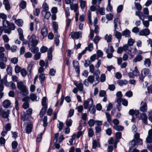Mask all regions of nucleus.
<instances>
[{"label": "nucleus", "instance_id": "49", "mask_svg": "<svg viewBox=\"0 0 152 152\" xmlns=\"http://www.w3.org/2000/svg\"><path fill=\"white\" fill-rule=\"evenodd\" d=\"M105 114L106 115V117L107 119V121L109 123H110L112 121V119H111V117L110 114L107 112H105Z\"/></svg>", "mask_w": 152, "mask_h": 152}, {"label": "nucleus", "instance_id": "27", "mask_svg": "<svg viewBox=\"0 0 152 152\" xmlns=\"http://www.w3.org/2000/svg\"><path fill=\"white\" fill-rule=\"evenodd\" d=\"M129 144L130 145V148L136 147L137 145V142L135 140H132L131 142H129Z\"/></svg>", "mask_w": 152, "mask_h": 152}, {"label": "nucleus", "instance_id": "48", "mask_svg": "<svg viewBox=\"0 0 152 152\" xmlns=\"http://www.w3.org/2000/svg\"><path fill=\"white\" fill-rule=\"evenodd\" d=\"M26 2L24 1H22L20 4L19 6L20 8L24 9L26 8Z\"/></svg>", "mask_w": 152, "mask_h": 152}, {"label": "nucleus", "instance_id": "1", "mask_svg": "<svg viewBox=\"0 0 152 152\" xmlns=\"http://www.w3.org/2000/svg\"><path fill=\"white\" fill-rule=\"evenodd\" d=\"M85 109H87L89 106V111L92 114H94L96 112V107L94 105L93 100L92 98L88 99L85 101L83 103Z\"/></svg>", "mask_w": 152, "mask_h": 152}, {"label": "nucleus", "instance_id": "58", "mask_svg": "<svg viewBox=\"0 0 152 152\" xmlns=\"http://www.w3.org/2000/svg\"><path fill=\"white\" fill-rule=\"evenodd\" d=\"M10 61L12 63L15 64L17 63L18 61V59L17 58L14 57L11 58L10 59Z\"/></svg>", "mask_w": 152, "mask_h": 152}, {"label": "nucleus", "instance_id": "64", "mask_svg": "<svg viewBox=\"0 0 152 152\" xmlns=\"http://www.w3.org/2000/svg\"><path fill=\"white\" fill-rule=\"evenodd\" d=\"M106 80V76L105 74H102L100 77V80L102 82H103L105 81Z\"/></svg>", "mask_w": 152, "mask_h": 152}, {"label": "nucleus", "instance_id": "63", "mask_svg": "<svg viewBox=\"0 0 152 152\" xmlns=\"http://www.w3.org/2000/svg\"><path fill=\"white\" fill-rule=\"evenodd\" d=\"M17 49V46L15 45H12L11 47L10 50L12 52L15 53L16 52Z\"/></svg>", "mask_w": 152, "mask_h": 152}, {"label": "nucleus", "instance_id": "13", "mask_svg": "<svg viewBox=\"0 0 152 152\" xmlns=\"http://www.w3.org/2000/svg\"><path fill=\"white\" fill-rule=\"evenodd\" d=\"M114 29L116 30V29H118V27H121V23L120 20L118 18L115 19L114 20Z\"/></svg>", "mask_w": 152, "mask_h": 152}, {"label": "nucleus", "instance_id": "39", "mask_svg": "<svg viewBox=\"0 0 152 152\" xmlns=\"http://www.w3.org/2000/svg\"><path fill=\"white\" fill-rule=\"evenodd\" d=\"M34 46L30 48L31 51L33 53H37L39 51V48L37 47Z\"/></svg>", "mask_w": 152, "mask_h": 152}, {"label": "nucleus", "instance_id": "11", "mask_svg": "<svg viewBox=\"0 0 152 152\" xmlns=\"http://www.w3.org/2000/svg\"><path fill=\"white\" fill-rule=\"evenodd\" d=\"M137 117L140 120H142L145 124H147V120L148 118L145 113H141L140 115H137Z\"/></svg>", "mask_w": 152, "mask_h": 152}, {"label": "nucleus", "instance_id": "9", "mask_svg": "<svg viewBox=\"0 0 152 152\" xmlns=\"http://www.w3.org/2000/svg\"><path fill=\"white\" fill-rule=\"evenodd\" d=\"M29 98L28 97H25L22 99V101L24 102L23 105V108L26 109L28 108L29 104L28 102L29 101Z\"/></svg>", "mask_w": 152, "mask_h": 152}, {"label": "nucleus", "instance_id": "12", "mask_svg": "<svg viewBox=\"0 0 152 152\" xmlns=\"http://www.w3.org/2000/svg\"><path fill=\"white\" fill-rule=\"evenodd\" d=\"M97 0H92V4L93 5L90 7V9L91 11H94L99 8V5L95 6V5L97 4Z\"/></svg>", "mask_w": 152, "mask_h": 152}, {"label": "nucleus", "instance_id": "22", "mask_svg": "<svg viewBox=\"0 0 152 152\" xmlns=\"http://www.w3.org/2000/svg\"><path fill=\"white\" fill-rule=\"evenodd\" d=\"M114 36L117 39H118L119 41H120L121 38L122 33L119 32L116 30H115Z\"/></svg>", "mask_w": 152, "mask_h": 152}, {"label": "nucleus", "instance_id": "19", "mask_svg": "<svg viewBox=\"0 0 152 152\" xmlns=\"http://www.w3.org/2000/svg\"><path fill=\"white\" fill-rule=\"evenodd\" d=\"M130 33L129 30L126 29L122 32V35L126 37L129 38L130 37Z\"/></svg>", "mask_w": 152, "mask_h": 152}, {"label": "nucleus", "instance_id": "25", "mask_svg": "<svg viewBox=\"0 0 152 152\" xmlns=\"http://www.w3.org/2000/svg\"><path fill=\"white\" fill-rule=\"evenodd\" d=\"M11 104L10 102L8 100H5L3 103V105L5 108H8Z\"/></svg>", "mask_w": 152, "mask_h": 152}, {"label": "nucleus", "instance_id": "38", "mask_svg": "<svg viewBox=\"0 0 152 152\" xmlns=\"http://www.w3.org/2000/svg\"><path fill=\"white\" fill-rule=\"evenodd\" d=\"M97 147H100L99 143L96 140H93L92 148L94 149H95Z\"/></svg>", "mask_w": 152, "mask_h": 152}, {"label": "nucleus", "instance_id": "45", "mask_svg": "<svg viewBox=\"0 0 152 152\" xmlns=\"http://www.w3.org/2000/svg\"><path fill=\"white\" fill-rule=\"evenodd\" d=\"M88 21L89 23L91 25H92V23L91 21V12L90 10H88Z\"/></svg>", "mask_w": 152, "mask_h": 152}, {"label": "nucleus", "instance_id": "18", "mask_svg": "<svg viewBox=\"0 0 152 152\" xmlns=\"http://www.w3.org/2000/svg\"><path fill=\"white\" fill-rule=\"evenodd\" d=\"M143 13H141L142 17L143 18H147L148 15L149 14V11L148 8L147 7L143 9Z\"/></svg>", "mask_w": 152, "mask_h": 152}, {"label": "nucleus", "instance_id": "57", "mask_svg": "<svg viewBox=\"0 0 152 152\" xmlns=\"http://www.w3.org/2000/svg\"><path fill=\"white\" fill-rule=\"evenodd\" d=\"M95 122V121L92 119H91L89 121L88 123L89 126L90 127H91L94 126Z\"/></svg>", "mask_w": 152, "mask_h": 152}, {"label": "nucleus", "instance_id": "16", "mask_svg": "<svg viewBox=\"0 0 152 152\" xmlns=\"http://www.w3.org/2000/svg\"><path fill=\"white\" fill-rule=\"evenodd\" d=\"M139 111L138 110H134L133 109H131L129 111V114L130 115L132 116H134V115H135L137 117L139 114Z\"/></svg>", "mask_w": 152, "mask_h": 152}, {"label": "nucleus", "instance_id": "47", "mask_svg": "<svg viewBox=\"0 0 152 152\" xmlns=\"http://www.w3.org/2000/svg\"><path fill=\"white\" fill-rule=\"evenodd\" d=\"M75 85L77 86V88L79 91H83V85L82 83H79L78 84H77V83H75Z\"/></svg>", "mask_w": 152, "mask_h": 152}, {"label": "nucleus", "instance_id": "52", "mask_svg": "<svg viewBox=\"0 0 152 152\" xmlns=\"http://www.w3.org/2000/svg\"><path fill=\"white\" fill-rule=\"evenodd\" d=\"M132 72L135 76H137L139 75V72L136 66H135L134 67V69L133 71Z\"/></svg>", "mask_w": 152, "mask_h": 152}, {"label": "nucleus", "instance_id": "44", "mask_svg": "<svg viewBox=\"0 0 152 152\" xmlns=\"http://www.w3.org/2000/svg\"><path fill=\"white\" fill-rule=\"evenodd\" d=\"M79 2L81 8L84 9L86 6V1L83 0H79Z\"/></svg>", "mask_w": 152, "mask_h": 152}, {"label": "nucleus", "instance_id": "53", "mask_svg": "<svg viewBox=\"0 0 152 152\" xmlns=\"http://www.w3.org/2000/svg\"><path fill=\"white\" fill-rule=\"evenodd\" d=\"M86 49L89 51H91L93 49V46L92 43H90L88 45V47H86Z\"/></svg>", "mask_w": 152, "mask_h": 152}, {"label": "nucleus", "instance_id": "5", "mask_svg": "<svg viewBox=\"0 0 152 152\" xmlns=\"http://www.w3.org/2000/svg\"><path fill=\"white\" fill-rule=\"evenodd\" d=\"M150 73L149 69L148 68H144L141 71V74L139 77L140 80L143 81L144 77Z\"/></svg>", "mask_w": 152, "mask_h": 152}, {"label": "nucleus", "instance_id": "56", "mask_svg": "<svg viewBox=\"0 0 152 152\" xmlns=\"http://www.w3.org/2000/svg\"><path fill=\"white\" fill-rule=\"evenodd\" d=\"M144 18L142 19L141 20L142 21V23L144 25V26L147 28L149 26V22L147 20H144Z\"/></svg>", "mask_w": 152, "mask_h": 152}, {"label": "nucleus", "instance_id": "35", "mask_svg": "<svg viewBox=\"0 0 152 152\" xmlns=\"http://www.w3.org/2000/svg\"><path fill=\"white\" fill-rule=\"evenodd\" d=\"M34 64V63L32 62H31L28 65L27 67V71L31 73L32 70V68Z\"/></svg>", "mask_w": 152, "mask_h": 152}, {"label": "nucleus", "instance_id": "62", "mask_svg": "<svg viewBox=\"0 0 152 152\" xmlns=\"http://www.w3.org/2000/svg\"><path fill=\"white\" fill-rule=\"evenodd\" d=\"M94 76H89L88 78L87 81L92 83L94 81Z\"/></svg>", "mask_w": 152, "mask_h": 152}, {"label": "nucleus", "instance_id": "34", "mask_svg": "<svg viewBox=\"0 0 152 152\" xmlns=\"http://www.w3.org/2000/svg\"><path fill=\"white\" fill-rule=\"evenodd\" d=\"M105 39L107 42H110L112 40V36L111 34H106L105 37Z\"/></svg>", "mask_w": 152, "mask_h": 152}, {"label": "nucleus", "instance_id": "17", "mask_svg": "<svg viewBox=\"0 0 152 152\" xmlns=\"http://www.w3.org/2000/svg\"><path fill=\"white\" fill-rule=\"evenodd\" d=\"M41 32L42 35L44 37H46L48 34L47 28L45 26H44L41 28Z\"/></svg>", "mask_w": 152, "mask_h": 152}, {"label": "nucleus", "instance_id": "54", "mask_svg": "<svg viewBox=\"0 0 152 152\" xmlns=\"http://www.w3.org/2000/svg\"><path fill=\"white\" fill-rule=\"evenodd\" d=\"M97 59H98L99 57H102L103 56V53L100 50H98L97 51Z\"/></svg>", "mask_w": 152, "mask_h": 152}, {"label": "nucleus", "instance_id": "32", "mask_svg": "<svg viewBox=\"0 0 152 152\" xmlns=\"http://www.w3.org/2000/svg\"><path fill=\"white\" fill-rule=\"evenodd\" d=\"M25 112L23 113V114L21 116V120L23 121L27 120L28 116Z\"/></svg>", "mask_w": 152, "mask_h": 152}, {"label": "nucleus", "instance_id": "10", "mask_svg": "<svg viewBox=\"0 0 152 152\" xmlns=\"http://www.w3.org/2000/svg\"><path fill=\"white\" fill-rule=\"evenodd\" d=\"M5 49L4 47H0V59L2 58L1 60L6 62L7 61V59L6 57H4V52Z\"/></svg>", "mask_w": 152, "mask_h": 152}, {"label": "nucleus", "instance_id": "8", "mask_svg": "<svg viewBox=\"0 0 152 152\" xmlns=\"http://www.w3.org/2000/svg\"><path fill=\"white\" fill-rule=\"evenodd\" d=\"M82 32H72L70 34L71 37L73 39H77L82 37Z\"/></svg>", "mask_w": 152, "mask_h": 152}, {"label": "nucleus", "instance_id": "51", "mask_svg": "<svg viewBox=\"0 0 152 152\" xmlns=\"http://www.w3.org/2000/svg\"><path fill=\"white\" fill-rule=\"evenodd\" d=\"M47 117L45 116L42 120L43 121V126L44 127H46L48 125Z\"/></svg>", "mask_w": 152, "mask_h": 152}, {"label": "nucleus", "instance_id": "43", "mask_svg": "<svg viewBox=\"0 0 152 152\" xmlns=\"http://www.w3.org/2000/svg\"><path fill=\"white\" fill-rule=\"evenodd\" d=\"M37 97L34 94H31L30 95V99L32 101H37Z\"/></svg>", "mask_w": 152, "mask_h": 152}, {"label": "nucleus", "instance_id": "4", "mask_svg": "<svg viewBox=\"0 0 152 152\" xmlns=\"http://www.w3.org/2000/svg\"><path fill=\"white\" fill-rule=\"evenodd\" d=\"M105 52L107 54V57L108 58H111L113 57V53L114 51V50L112 46L110 45L109 46L108 48H105Z\"/></svg>", "mask_w": 152, "mask_h": 152}, {"label": "nucleus", "instance_id": "7", "mask_svg": "<svg viewBox=\"0 0 152 152\" xmlns=\"http://www.w3.org/2000/svg\"><path fill=\"white\" fill-rule=\"evenodd\" d=\"M139 110L143 113L146 112L147 110V105L146 100L144 99L142 101L140 104Z\"/></svg>", "mask_w": 152, "mask_h": 152}, {"label": "nucleus", "instance_id": "23", "mask_svg": "<svg viewBox=\"0 0 152 152\" xmlns=\"http://www.w3.org/2000/svg\"><path fill=\"white\" fill-rule=\"evenodd\" d=\"M70 8L71 10H74L75 12H77V10L78 8V5L77 4H70Z\"/></svg>", "mask_w": 152, "mask_h": 152}, {"label": "nucleus", "instance_id": "36", "mask_svg": "<svg viewBox=\"0 0 152 152\" xmlns=\"http://www.w3.org/2000/svg\"><path fill=\"white\" fill-rule=\"evenodd\" d=\"M15 23L19 26H21L23 25V20L21 19H18L17 20H15Z\"/></svg>", "mask_w": 152, "mask_h": 152}, {"label": "nucleus", "instance_id": "15", "mask_svg": "<svg viewBox=\"0 0 152 152\" xmlns=\"http://www.w3.org/2000/svg\"><path fill=\"white\" fill-rule=\"evenodd\" d=\"M3 3L5 6V9L7 11H9L10 10L11 7L8 1L3 0Z\"/></svg>", "mask_w": 152, "mask_h": 152}, {"label": "nucleus", "instance_id": "50", "mask_svg": "<svg viewBox=\"0 0 152 152\" xmlns=\"http://www.w3.org/2000/svg\"><path fill=\"white\" fill-rule=\"evenodd\" d=\"M32 128L31 126L29 124L27 125L26 129V132L27 133H29L31 132Z\"/></svg>", "mask_w": 152, "mask_h": 152}, {"label": "nucleus", "instance_id": "2", "mask_svg": "<svg viewBox=\"0 0 152 152\" xmlns=\"http://www.w3.org/2000/svg\"><path fill=\"white\" fill-rule=\"evenodd\" d=\"M17 88L20 90V94L21 95L26 96L28 94V90L23 82L20 81L17 82Z\"/></svg>", "mask_w": 152, "mask_h": 152}, {"label": "nucleus", "instance_id": "31", "mask_svg": "<svg viewBox=\"0 0 152 152\" xmlns=\"http://www.w3.org/2000/svg\"><path fill=\"white\" fill-rule=\"evenodd\" d=\"M39 64L41 67H44L45 66V68H46L48 66V60H47L46 63L43 60H40L39 62Z\"/></svg>", "mask_w": 152, "mask_h": 152}, {"label": "nucleus", "instance_id": "21", "mask_svg": "<svg viewBox=\"0 0 152 152\" xmlns=\"http://www.w3.org/2000/svg\"><path fill=\"white\" fill-rule=\"evenodd\" d=\"M47 108V106H46L44 107H43L42 108L40 112L39 115L40 117H42L45 114L46 110Z\"/></svg>", "mask_w": 152, "mask_h": 152}, {"label": "nucleus", "instance_id": "41", "mask_svg": "<svg viewBox=\"0 0 152 152\" xmlns=\"http://www.w3.org/2000/svg\"><path fill=\"white\" fill-rule=\"evenodd\" d=\"M9 114V112L8 110L4 111L2 112V117L4 118H8Z\"/></svg>", "mask_w": 152, "mask_h": 152}, {"label": "nucleus", "instance_id": "40", "mask_svg": "<svg viewBox=\"0 0 152 152\" xmlns=\"http://www.w3.org/2000/svg\"><path fill=\"white\" fill-rule=\"evenodd\" d=\"M10 23L6 20H3V25L4 28H7L9 26Z\"/></svg>", "mask_w": 152, "mask_h": 152}, {"label": "nucleus", "instance_id": "55", "mask_svg": "<svg viewBox=\"0 0 152 152\" xmlns=\"http://www.w3.org/2000/svg\"><path fill=\"white\" fill-rule=\"evenodd\" d=\"M98 11L99 13L102 15H104L105 14V9L104 8H100L98 9Z\"/></svg>", "mask_w": 152, "mask_h": 152}, {"label": "nucleus", "instance_id": "33", "mask_svg": "<svg viewBox=\"0 0 152 152\" xmlns=\"http://www.w3.org/2000/svg\"><path fill=\"white\" fill-rule=\"evenodd\" d=\"M151 61L149 58L145 59L144 61V65L146 67H149L151 64Z\"/></svg>", "mask_w": 152, "mask_h": 152}, {"label": "nucleus", "instance_id": "20", "mask_svg": "<svg viewBox=\"0 0 152 152\" xmlns=\"http://www.w3.org/2000/svg\"><path fill=\"white\" fill-rule=\"evenodd\" d=\"M18 31L20 39L21 41H23L24 39V38L23 30L21 28H19L18 29Z\"/></svg>", "mask_w": 152, "mask_h": 152}, {"label": "nucleus", "instance_id": "28", "mask_svg": "<svg viewBox=\"0 0 152 152\" xmlns=\"http://www.w3.org/2000/svg\"><path fill=\"white\" fill-rule=\"evenodd\" d=\"M52 48L50 47L49 48V49L48 52V59L49 60H52Z\"/></svg>", "mask_w": 152, "mask_h": 152}, {"label": "nucleus", "instance_id": "14", "mask_svg": "<svg viewBox=\"0 0 152 152\" xmlns=\"http://www.w3.org/2000/svg\"><path fill=\"white\" fill-rule=\"evenodd\" d=\"M150 34V31L148 28H145L141 30L139 33V35L141 36H147Z\"/></svg>", "mask_w": 152, "mask_h": 152}, {"label": "nucleus", "instance_id": "24", "mask_svg": "<svg viewBox=\"0 0 152 152\" xmlns=\"http://www.w3.org/2000/svg\"><path fill=\"white\" fill-rule=\"evenodd\" d=\"M117 83L120 86H122L124 85H126L128 83L127 81L126 80H118L117 82Z\"/></svg>", "mask_w": 152, "mask_h": 152}, {"label": "nucleus", "instance_id": "26", "mask_svg": "<svg viewBox=\"0 0 152 152\" xmlns=\"http://www.w3.org/2000/svg\"><path fill=\"white\" fill-rule=\"evenodd\" d=\"M60 36L58 34V33H56V34H55L54 41L56 46H58L59 45V40L58 38Z\"/></svg>", "mask_w": 152, "mask_h": 152}, {"label": "nucleus", "instance_id": "60", "mask_svg": "<svg viewBox=\"0 0 152 152\" xmlns=\"http://www.w3.org/2000/svg\"><path fill=\"white\" fill-rule=\"evenodd\" d=\"M135 41L132 38L129 39L128 41V44L129 46H132L133 45Z\"/></svg>", "mask_w": 152, "mask_h": 152}, {"label": "nucleus", "instance_id": "42", "mask_svg": "<svg viewBox=\"0 0 152 152\" xmlns=\"http://www.w3.org/2000/svg\"><path fill=\"white\" fill-rule=\"evenodd\" d=\"M53 28L54 33L56 34L58 33L57 29L58 28V26L56 22H54L53 23Z\"/></svg>", "mask_w": 152, "mask_h": 152}, {"label": "nucleus", "instance_id": "29", "mask_svg": "<svg viewBox=\"0 0 152 152\" xmlns=\"http://www.w3.org/2000/svg\"><path fill=\"white\" fill-rule=\"evenodd\" d=\"M113 128L117 131H122L124 129L123 126L118 125H114Z\"/></svg>", "mask_w": 152, "mask_h": 152}, {"label": "nucleus", "instance_id": "46", "mask_svg": "<svg viewBox=\"0 0 152 152\" xmlns=\"http://www.w3.org/2000/svg\"><path fill=\"white\" fill-rule=\"evenodd\" d=\"M45 78V75L44 74H40L39 75V79L42 84Z\"/></svg>", "mask_w": 152, "mask_h": 152}, {"label": "nucleus", "instance_id": "3", "mask_svg": "<svg viewBox=\"0 0 152 152\" xmlns=\"http://www.w3.org/2000/svg\"><path fill=\"white\" fill-rule=\"evenodd\" d=\"M38 42V38L36 36L32 34L30 37L28 44V45H31L32 46H36Z\"/></svg>", "mask_w": 152, "mask_h": 152}, {"label": "nucleus", "instance_id": "61", "mask_svg": "<svg viewBox=\"0 0 152 152\" xmlns=\"http://www.w3.org/2000/svg\"><path fill=\"white\" fill-rule=\"evenodd\" d=\"M2 38L4 42H5L7 43L9 42V38L7 35L6 34H4L3 35Z\"/></svg>", "mask_w": 152, "mask_h": 152}, {"label": "nucleus", "instance_id": "30", "mask_svg": "<svg viewBox=\"0 0 152 152\" xmlns=\"http://www.w3.org/2000/svg\"><path fill=\"white\" fill-rule=\"evenodd\" d=\"M142 59V56L139 54L133 59V61L134 62L136 63L137 62L140 61Z\"/></svg>", "mask_w": 152, "mask_h": 152}, {"label": "nucleus", "instance_id": "37", "mask_svg": "<svg viewBox=\"0 0 152 152\" xmlns=\"http://www.w3.org/2000/svg\"><path fill=\"white\" fill-rule=\"evenodd\" d=\"M44 13H45V18L47 19H48L51 16L50 12H49L43 10L42 12V13L43 14Z\"/></svg>", "mask_w": 152, "mask_h": 152}, {"label": "nucleus", "instance_id": "59", "mask_svg": "<svg viewBox=\"0 0 152 152\" xmlns=\"http://www.w3.org/2000/svg\"><path fill=\"white\" fill-rule=\"evenodd\" d=\"M146 141L147 143H152V137L148 135L146 139Z\"/></svg>", "mask_w": 152, "mask_h": 152}, {"label": "nucleus", "instance_id": "6", "mask_svg": "<svg viewBox=\"0 0 152 152\" xmlns=\"http://www.w3.org/2000/svg\"><path fill=\"white\" fill-rule=\"evenodd\" d=\"M8 27V28H4L3 31L4 33L9 34L11 33L12 30H15V24L13 23H10V26Z\"/></svg>", "mask_w": 152, "mask_h": 152}]
</instances>
